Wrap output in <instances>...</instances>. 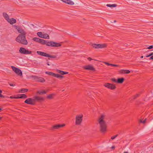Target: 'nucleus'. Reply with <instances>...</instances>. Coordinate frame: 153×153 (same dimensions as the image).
Segmentation results:
<instances>
[{
	"label": "nucleus",
	"instance_id": "obj_1",
	"mask_svg": "<svg viewBox=\"0 0 153 153\" xmlns=\"http://www.w3.org/2000/svg\"><path fill=\"white\" fill-rule=\"evenodd\" d=\"M105 116L104 114H102L99 117L98 120V121L100 125V131L102 133L105 132L106 131V123L104 120Z\"/></svg>",
	"mask_w": 153,
	"mask_h": 153
},
{
	"label": "nucleus",
	"instance_id": "obj_47",
	"mask_svg": "<svg viewBox=\"0 0 153 153\" xmlns=\"http://www.w3.org/2000/svg\"><path fill=\"white\" fill-rule=\"evenodd\" d=\"M146 57H149V55H146Z\"/></svg>",
	"mask_w": 153,
	"mask_h": 153
},
{
	"label": "nucleus",
	"instance_id": "obj_23",
	"mask_svg": "<svg viewBox=\"0 0 153 153\" xmlns=\"http://www.w3.org/2000/svg\"><path fill=\"white\" fill-rule=\"evenodd\" d=\"M3 16L7 21H8V20L9 19V17L8 15L6 13L4 12L3 13Z\"/></svg>",
	"mask_w": 153,
	"mask_h": 153
},
{
	"label": "nucleus",
	"instance_id": "obj_57",
	"mask_svg": "<svg viewBox=\"0 0 153 153\" xmlns=\"http://www.w3.org/2000/svg\"><path fill=\"white\" fill-rule=\"evenodd\" d=\"M64 91V90H63L62 91Z\"/></svg>",
	"mask_w": 153,
	"mask_h": 153
},
{
	"label": "nucleus",
	"instance_id": "obj_27",
	"mask_svg": "<svg viewBox=\"0 0 153 153\" xmlns=\"http://www.w3.org/2000/svg\"><path fill=\"white\" fill-rule=\"evenodd\" d=\"M120 71L121 73L123 74H128L130 72V71L128 70H121Z\"/></svg>",
	"mask_w": 153,
	"mask_h": 153
},
{
	"label": "nucleus",
	"instance_id": "obj_34",
	"mask_svg": "<svg viewBox=\"0 0 153 153\" xmlns=\"http://www.w3.org/2000/svg\"><path fill=\"white\" fill-rule=\"evenodd\" d=\"M139 95H140L139 94H136L135 96H134V99H135L136 98H137V97H139Z\"/></svg>",
	"mask_w": 153,
	"mask_h": 153
},
{
	"label": "nucleus",
	"instance_id": "obj_25",
	"mask_svg": "<svg viewBox=\"0 0 153 153\" xmlns=\"http://www.w3.org/2000/svg\"><path fill=\"white\" fill-rule=\"evenodd\" d=\"M58 73H59V74H60L61 75H65L68 74V72H67L64 71L59 70H58Z\"/></svg>",
	"mask_w": 153,
	"mask_h": 153
},
{
	"label": "nucleus",
	"instance_id": "obj_43",
	"mask_svg": "<svg viewBox=\"0 0 153 153\" xmlns=\"http://www.w3.org/2000/svg\"><path fill=\"white\" fill-rule=\"evenodd\" d=\"M115 148V146H112L111 147V148L112 149H114Z\"/></svg>",
	"mask_w": 153,
	"mask_h": 153
},
{
	"label": "nucleus",
	"instance_id": "obj_20",
	"mask_svg": "<svg viewBox=\"0 0 153 153\" xmlns=\"http://www.w3.org/2000/svg\"><path fill=\"white\" fill-rule=\"evenodd\" d=\"M27 96L25 94H19L17 97H15V99H25L27 98Z\"/></svg>",
	"mask_w": 153,
	"mask_h": 153
},
{
	"label": "nucleus",
	"instance_id": "obj_53",
	"mask_svg": "<svg viewBox=\"0 0 153 153\" xmlns=\"http://www.w3.org/2000/svg\"><path fill=\"white\" fill-rule=\"evenodd\" d=\"M10 98H13V97L12 96H11V97H10Z\"/></svg>",
	"mask_w": 153,
	"mask_h": 153
},
{
	"label": "nucleus",
	"instance_id": "obj_17",
	"mask_svg": "<svg viewBox=\"0 0 153 153\" xmlns=\"http://www.w3.org/2000/svg\"><path fill=\"white\" fill-rule=\"evenodd\" d=\"M25 103L27 104L34 105L35 103L33 102V98H29L27 99L24 102Z\"/></svg>",
	"mask_w": 153,
	"mask_h": 153
},
{
	"label": "nucleus",
	"instance_id": "obj_14",
	"mask_svg": "<svg viewBox=\"0 0 153 153\" xmlns=\"http://www.w3.org/2000/svg\"><path fill=\"white\" fill-rule=\"evenodd\" d=\"M33 99L34 103L36 102H41L45 100L44 98L38 96H34L33 97Z\"/></svg>",
	"mask_w": 153,
	"mask_h": 153
},
{
	"label": "nucleus",
	"instance_id": "obj_46",
	"mask_svg": "<svg viewBox=\"0 0 153 153\" xmlns=\"http://www.w3.org/2000/svg\"><path fill=\"white\" fill-rule=\"evenodd\" d=\"M149 57L151 56L152 55L151 54V53H150L149 55Z\"/></svg>",
	"mask_w": 153,
	"mask_h": 153
},
{
	"label": "nucleus",
	"instance_id": "obj_16",
	"mask_svg": "<svg viewBox=\"0 0 153 153\" xmlns=\"http://www.w3.org/2000/svg\"><path fill=\"white\" fill-rule=\"evenodd\" d=\"M104 86L105 87L112 90L116 88V87L115 85L109 83H105Z\"/></svg>",
	"mask_w": 153,
	"mask_h": 153
},
{
	"label": "nucleus",
	"instance_id": "obj_44",
	"mask_svg": "<svg viewBox=\"0 0 153 153\" xmlns=\"http://www.w3.org/2000/svg\"><path fill=\"white\" fill-rule=\"evenodd\" d=\"M118 136V134H117L115 136H114V137H115V138H116V137H117V136Z\"/></svg>",
	"mask_w": 153,
	"mask_h": 153
},
{
	"label": "nucleus",
	"instance_id": "obj_18",
	"mask_svg": "<svg viewBox=\"0 0 153 153\" xmlns=\"http://www.w3.org/2000/svg\"><path fill=\"white\" fill-rule=\"evenodd\" d=\"M83 68L84 69L87 70H89L93 71H95V69L93 67L90 65L84 66H83Z\"/></svg>",
	"mask_w": 153,
	"mask_h": 153
},
{
	"label": "nucleus",
	"instance_id": "obj_37",
	"mask_svg": "<svg viewBox=\"0 0 153 153\" xmlns=\"http://www.w3.org/2000/svg\"><path fill=\"white\" fill-rule=\"evenodd\" d=\"M104 63L105 64L107 65L108 66H110V65L111 66V65H112L111 64L107 62H104Z\"/></svg>",
	"mask_w": 153,
	"mask_h": 153
},
{
	"label": "nucleus",
	"instance_id": "obj_22",
	"mask_svg": "<svg viewBox=\"0 0 153 153\" xmlns=\"http://www.w3.org/2000/svg\"><path fill=\"white\" fill-rule=\"evenodd\" d=\"M7 22L9 23L10 24L12 25L13 24L15 23L16 22V19L11 18L8 20Z\"/></svg>",
	"mask_w": 153,
	"mask_h": 153
},
{
	"label": "nucleus",
	"instance_id": "obj_15",
	"mask_svg": "<svg viewBox=\"0 0 153 153\" xmlns=\"http://www.w3.org/2000/svg\"><path fill=\"white\" fill-rule=\"evenodd\" d=\"M111 80L113 82L118 83H122L124 80V79L123 78H118L117 80L115 78H113L111 79Z\"/></svg>",
	"mask_w": 153,
	"mask_h": 153
},
{
	"label": "nucleus",
	"instance_id": "obj_12",
	"mask_svg": "<svg viewBox=\"0 0 153 153\" xmlns=\"http://www.w3.org/2000/svg\"><path fill=\"white\" fill-rule=\"evenodd\" d=\"M19 51L20 53L23 54H30L32 53L31 51H29L23 47H21Z\"/></svg>",
	"mask_w": 153,
	"mask_h": 153
},
{
	"label": "nucleus",
	"instance_id": "obj_24",
	"mask_svg": "<svg viewBox=\"0 0 153 153\" xmlns=\"http://www.w3.org/2000/svg\"><path fill=\"white\" fill-rule=\"evenodd\" d=\"M47 93V91H45L44 90H42L41 91H38L37 92V93L39 95H41L42 94H46Z\"/></svg>",
	"mask_w": 153,
	"mask_h": 153
},
{
	"label": "nucleus",
	"instance_id": "obj_13",
	"mask_svg": "<svg viewBox=\"0 0 153 153\" xmlns=\"http://www.w3.org/2000/svg\"><path fill=\"white\" fill-rule=\"evenodd\" d=\"M16 29L19 33H20V34H26L25 31L22 28L18 25L13 26Z\"/></svg>",
	"mask_w": 153,
	"mask_h": 153
},
{
	"label": "nucleus",
	"instance_id": "obj_52",
	"mask_svg": "<svg viewBox=\"0 0 153 153\" xmlns=\"http://www.w3.org/2000/svg\"><path fill=\"white\" fill-rule=\"evenodd\" d=\"M151 54L152 55V56L153 55V52L151 53Z\"/></svg>",
	"mask_w": 153,
	"mask_h": 153
},
{
	"label": "nucleus",
	"instance_id": "obj_10",
	"mask_svg": "<svg viewBox=\"0 0 153 153\" xmlns=\"http://www.w3.org/2000/svg\"><path fill=\"white\" fill-rule=\"evenodd\" d=\"M11 67L13 70L19 76H22V71L20 69L16 68L14 66H11Z\"/></svg>",
	"mask_w": 153,
	"mask_h": 153
},
{
	"label": "nucleus",
	"instance_id": "obj_41",
	"mask_svg": "<svg viewBox=\"0 0 153 153\" xmlns=\"http://www.w3.org/2000/svg\"><path fill=\"white\" fill-rule=\"evenodd\" d=\"M88 59L89 61H91L92 60V59L91 57H88Z\"/></svg>",
	"mask_w": 153,
	"mask_h": 153
},
{
	"label": "nucleus",
	"instance_id": "obj_19",
	"mask_svg": "<svg viewBox=\"0 0 153 153\" xmlns=\"http://www.w3.org/2000/svg\"><path fill=\"white\" fill-rule=\"evenodd\" d=\"M65 124H57L54 125L52 127V129H58L62 127L65 126Z\"/></svg>",
	"mask_w": 153,
	"mask_h": 153
},
{
	"label": "nucleus",
	"instance_id": "obj_29",
	"mask_svg": "<svg viewBox=\"0 0 153 153\" xmlns=\"http://www.w3.org/2000/svg\"><path fill=\"white\" fill-rule=\"evenodd\" d=\"M107 6L109 7H116L117 5L115 4H106Z\"/></svg>",
	"mask_w": 153,
	"mask_h": 153
},
{
	"label": "nucleus",
	"instance_id": "obj_6",
	"mask_svg": "<svg viewBox=\"0 0 153 153\" xmlns=\"http://www.w3.org/2000/svg\"><path fill=\"white\" fill-rule=\"evenodd\" d=\"M82 118L83 115L82 114L76 116L75 122L76 124L77 125H80L82 121Z\"/></svg>",
	"mask_w": 153,
	"mask_h": 153
},
{
	"label": "nucleus",
	"instance_id": "obj_26",
	"mask_svg": "<svg viewBox=\"0 0 153 153\" xmlns=\"http://www.w3.org/2000/svg\"><path fill=\"white\" fill-rule=\"evenodd\" d=\"M42 38L45 39H49V35L47 33H45L43 34Z\"/></svg>",
	"mask_w": 153,
	"mask_h": 153
},
{
	"label": "nucleus",
	"instance_id": "obj_39",
	"mask_svg": "<svg viewBox=\"0 0 153 153\" xmlns=\"http://www.w3.org/2000/svg\"><path fill=\"white\" fill-rule=\"evenodd\" d=\"M149 60H153V55L152 56H151L150 57V58L149 59Z\"/></svg>",
	"mask_w": 153,
	"mask_h": 153
},
{
	"label": "nucleus",
	"instance_id": "obj_30",
	"mask_svg": "<svg viewBox=\"0 0 153 153\" xmlns=\"http://www.w3.org/2000/svg\"><path fill=\"white\" fill-rule=\"evenodd\" d=\"M37 35L40 38H42L43 34L42 32H39L37 33Z\"/></svg>",
	"mask_w": 153,
	"mask_h": 153
},
{
	"label": "nucleus",
	"instance_id": "obj_54",
	"mask_svg": "<svg viewBox=\"0 0 153 153\" xmlns=\"http://www.w3.org/2000/svg\"><path fill=\"white\" fill-rule=\"evenodd\" d=\"M124 153H128V152H124Z\"/></svg>",
	"mask_w": 153,
	"mask_h": 153
},
{
	"label": "nucleus",
	"instance_id": "obj_5",
	"mask_svg": "<svg viewBox=\"0 0 153 153\" xmlns=\"http://www.w3.org/2000/svg\"><path fill=\"white\" fill-rule=\"evenodd\" d=\"M33 40L36 42H38L42 45H46L48 42L45 40L37 37L33 38Z\"/></svg>",
	"mask_w": 153,
	"mask_h": 153
},
{
	"label": "nucleus",
	"instance_id": "obj_35",
	"mask_svg": "<svg viewBox=\"0 0 153 153\" xmlns=\"http://www.w3.org/2000/svg\"><path fill=\"white\" fill-rule=\"evenodd\" d=\"M146 120V119H145L143 121H142V120H140V122L141 123H145Z\"/></svg>",
	"mask_w": 153,
	"mask_h": 153
},
{
	"label": "nucleus",
	"instance_id": "obj_56",
	"mask_svg": "<svg viewBox=\"0 0 153 153\" xmlns=\"http://www.w3.org/2000/svg\"><path fill=\"white\" fill-rule=\"evenodd\" d=\"M116 22V21L115 20H114V22Z\"/></svg>",
	"mask_w": 153,
	"mask_h": 153
},
{
	"label": "nucleus",
	"instance_id": "obj_49",
	"mask_svg": "<svg viewBox=\"0 0 153 153\" xmlns=\"http://www.w3.org/2000/svg\"><path fill=\"white\" fill-rule=\"evenodd\" d=\"M2 108H0V112L2 110Z\"/></svg>",
	"mask_w": 153,
	"mask_h": 153
},
{
	"label": "nucleus",
	"instance_id": "obj_11",
	"mask_svg": "<svg viewBox=\"0 0 153 153\" xmlns=\"http://www.w3.org/2000/svg\"><path fill=\"white\" fill-rule=\"evenodd\" d=\"M11 67L13 70L19 76H22V71L20 69L16 68L14 66H11Z\"/></svg>",
	"mask_w": 153,
	"mask_h": 153
},
{
	"label": "nucleus",
	"instance_id": "obj_45",
	"mask_svg": "<svg viewBox=\"0 0 153 153\" xmlns=\"http://www.w3.org/2000/svg\"><path fill=\"white\" fill-rule=\"evenodd\" d=\"M118 136V134H117L115 136H114V137H115V138H116V137H117V136Z\"/></svg>",
	"mask_w": 153,
	"mask_h": 153
},
{
	"label": "nucleus",
	"instance_id": "obj_40",
	"mask_svg": "<svg viewBox=\"0 0 153 153\" xmlns=\"http://www.w3.org/2000/svg\"><path fill=\"white\" fill-rule=\"evenodd\" d=\"M10 85L12 86H14L15 85L13 84H10Z\"/></svg>",
	"mask_w": 153,
	"mask_h": 153
},
{
	"label": "nucleus",
	"instance_id": "obj_21",
	"mask_svg": "<svg viewBox=\"0 0 153 153\" xmlns=\"http://www.w3.org/2000/svg\"><path fill=\"white\" fill-rule=\"evenodd\" d=\"M36 53L39 55L48 57V54L45 52L38 51H37Z\"/></svg>",
	"mask_w": 153,
	"mask_h": 153
},
{
	"label": "nucleus",
	"instance_id": "obj_32",
	"mask_svg": "<svg viewBox=\"0 0 153 153\" xmlns=\"http://www.w3.org/2000/svg\"><path fill=\"white\" fill-rule=\"evenodd\" d=\"M53 95L52 94H51L48 95L47 96V98L49 99H52L53 98Z\"/></svg>",
	"mask_w": 153,
	"mask_h": 153
},
{
	"label": "nucleus",
	"instance_id": "obj_55",
	"mask_svg": "<svg viewBox=\"0 0 153 153\" xmlns=\"http://www.w3.org/2000/svg\"><path fill=\"white\" fill-rule=\"evenodd\" d=\"M1 118H2V117H0V119H1Z\"/></svg>",
	"mask_w": 153,
	"mask_h": 153
},
{
	"label": "nucleus",
	"instance_id": "obj_38",
	"mask_svg": "<svg viewBox=\"0 0 153 153\" xmlns=\"http://www.w3.org/2000/svg\"><path fill=\"white\" fill-rule=\"evenodd\" d=\"M111 66H114V67H118L119 66L118 65L113 64H112Z\"/></svg>",
	"mask_w": 153,
	"mask_h": 153
},
{
	"label": "nucleus",
	"instance_id": "obj_42",
	"mask_svg": "<svg viewBox=\"0 0 153 153\" xmlns=\"http://www.w3.org/2000/svg\"><path fill=\"white\" fill-rule=\"evenodd\" d=\"M115 138V137H114V136H113L111 138V139H112V140H114V139Z\"/></svg>",
	"mask_w": 153,
	"mask_h": 153
},
{
	"label": "nucleus",
	"instance_id": "obj_48",
	"mask_svg": "<svg viewBox=\"0 0 153 153\" xmlns=\"http://www.w3.org/2000/svg\"><path fill=\"white\" fill-rule=\"evenodd\" d=\"M128 45V44H125L124 45V46H125V47H126Z\"/></svg>",
	"mask_w": 153,
	"mask_h": 153
},
{
	"label": "nucleus",
	"instance_id": "obj_33",
	"mask_svg": "<svg viewBox=\"0 0 153 153\" xmlns=\"http://www.w3.org/2000/svg\"><path fill=\"white\" fill-rule=\"evenodd\" d=\"M2 93V91L1 90H0V97L1 98H4V96L1 94V93Z\"/></svg>",
	"mask_w": 153,
	"mask_h": 153
},
{
	"label": "nucleus",
	"instance_id": "obj_28",
	"mask_svg": "<svg viewBox=\"0 0 153 153\" xmlns=\"http://www.w3.org/2000/svg\"><path fill=\"white\" fill-rule=\"evenodd\" d=\"M28 91V89L26 88H22L21 89L19 92L21 93H25L27 92Z\"/></svg>",
	"mask_w": 153,
	"mask_h": 153
},
{
	"label": "nucleus",
	"instance_id": "obj_8",
	"mask_svg": "<svg viewBox=\"0 0 153 153\" xmlns=\"http://www.w3.org/2000/svg\"><path fill=\"white\" fill-rule=\"evenodd\" d=\"M45 73L46 74H48L50 76H52L57 78H62L64 77L63 76H62L58 74H55L52 72L46 71Z\"/></svg>",
	"mask_w": 153,
	"mask_h": 153
},
{
	"label": "nucleus",
	"instance_id": "obj_7",
	"mask_svg": "<svg viewBox=\"0 0 153 153\" xmlns=\"http://www.w3.org/2000/svg\"><path fill=\"white\" fill-rule=\"evenodd\" d=\"M91 46L94 48H102L106 47L107 45L105 44H92Z\"/></svg>",
	"mask_w": 153,
	"mask_h": 153
},
{
	"label": "nucleus",
	"instance_id": "obj_31",
	"mask_svg": "<svg viewBox=\"0 0 153 153\" xmlns=\"http://www.w3.org/2000/svg\"><path fill=\"white\" fill-rule=\"evenodd\" d=\"M48 57H50L53 58H55L57 57L56 55H51L48 54Z\"/></svg>",
	"mask_w": 153,
	"mask_h": 153
},
{
	"label": "nucleus",
	"instance_id": "obj_50",
	"mask_svg": "<svg viewBox=\"0 0 153 153\" xmlns=\"http://www.w3.org/2000/svg\"><path fill=\"white\" fill-rule=\"evenodd\" d=\"M47 64L48 65H50V64L49 63V62H48L47 63Z\"/></svg>",
	"mask_w": 153,
	"mask_h": 153
},
{
	"label": "nucleus",
	"instance_id": "obj_51",
	"mask_svg": "<svg viewBox=\"0 0 153 153\" xmlns=\"http://www.w3.org/2000/svg\"><path fill=\"white\" fill-rule=\"evenodd\" d=\"M143 57V56H141V58H142Z\"/></svg>",
	"mask_w": 153,
	"mask_h": 153
},
{
	"label": "nucleus",
	"instance_id": "obj_4",
	"mask_svg": "<svg viewBox=\"0 0 153 153\" xmlns=\"http://www.w3.org/2000/svg\"><path fill=\"white\" fill-rule=\"evenodd\" d=\"M31 77L33 80L36 82H44L45 81V80L44 78L37 76H31Z\"/></svg>",
	"mask_w": 153,
	"mask_h": 153
},
{
	"label": "nucleus",
	"instance_id": "obj_9",
	"mask_svg": "<svg viewBox=\"0 0 153 153\" xmlns=\"http://www.w3.org/2000/svg\"><path fill=\"white\" fill-rule=\"evenodd\" d=\"M11 67L13 70L19 76H22V71L20 69L16 68L14 66H11Z\"/></svg>",
	"mask_w": 153,
	"mask_h": 153
},
{
	"label": "nucleus",
	"instance_id": "obj_36",
	"mask_svg": "<svg viewBox=\"0 0 153 153\" xmlns=\"http://www.w3.org/2000/svg\"><path fill=\"white\" fill-rule=\"evenodd\" d=\"M153 48V45H150L149 47L147 48H146L147 49H152Z\"/></svg>",
	"mask_w": 153,
	"mask_h": 153
},
{
	"label": "nucleus",
	"instance_id": "obj_2",
	"mask_svg": "<svg viewBox=\"0 0 153 153\" xmlns=\"http://www.w3.org/2000/svg\"><path fill=\"white\" fill-rule=\"evenodd\" d=\"M26 34H19L16 38V40L18 42L21 44L26 45L27 42L26 38Z\"/></svg>",
	"mask_w": 153,
	"mask_h": 153
},
{
	"label": "nucleus",
	"instance_id": "obj_3",
	"mask_svg": "<svg viewBox=\"0 0 153 153\" xmlns=\"http://www.w3.org/2000/svg\"><path fill=\"white\" fill-rule=\"evenodd\" d=\"M46 45L48 46L58 47L61 46V44L53 41H48L47 42Z\"/></svg>",
	"mask_w": 153,
	"mask_h": 153
}]
</instances>
